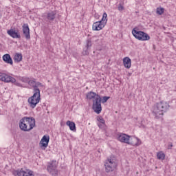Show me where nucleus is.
<instances>
[{
  "instance_id": "13",
  "label": "nucleus",
  "mask_w": 176,
  "mask_h": 176,
  "mask_svg": "<svg viewBox=\"0 0 176 176\" xmlns=\"http://www.w3.org/2000/svg\"><path fill=\"white\" fill-rule=\"evenodd\" d=\"M56 16H57V13L56 12V11H51L44 15V17H45L47 21H49L50 23V21H54Z\"/></svg>"
},
{
  "instance_id": "28",
  "label": "nucleus",
  "mask_w": 176,
  "mask_h": 176,
  "mask_svg": "<svg viewBox=\"0 0 176 176\" xmlns=\"http://www.w3.org/2000/svg\"><path fill=\"white\" fill-rule=\"evenodd\" d=\"M109 98H111L109 96H104L102 99H101L102 104H105V102H107Z\"/></svg>"
},
{
  "instance_id": "14",
  "label": "nucleus",
  "mask_w": 176,
  "mask_h": 176,
  "mask_svg": "<svg viewBox=\"0 0 176 176\" xmlns=\"http://www.w3.org/2000/svg\"><path fill=\"white\" fill-rule=\"evenodd\" d=\"M104 27H105V23H103L100 21L93 23L92 30L93 31H101V29L104 28Z\"/></svg>"
},
{
  "instance_id": "10",
  "label": "nucleus",
  "mask_w": 176,
  "mask_h": 176,
  "mask_svg": "<svg viewBox=\"0 0 176 176\" xmlns=\"http://www.w3.org/2000/svg\"><path fill=\"white\" fill-rule=\"evenodd\" d=\"M0 80L1 82H6V83H15L16 82V78L5 74V73H1L0 72Z\"/></svg>"
},
{
  "instance_id": "31",
  "label": "nucleus",
  "mask_w": 176,
  "mask_h": 176,
  "mask_svg": "<svg viewBox=\"0 0 176 176\" xmlns=\"http://www.w3.org/2000/svg\"><path fill=\"white\" fill-rule=\"evenodd\" d=\"M98 126L99 129H104L106 124H105V123L99 122V123H98Z\"/></svg>"
},
{
  "instance_id": "3",
  "label": "nucleus",
  "mask_w": 176,
  "mask_h": 176,
  "mask_svg": "<svg viewBox=\"0 0 176 176\" xmlns=\"http://www.w3.org/2000/svg\"><path fill=\"white\" fill-rule=\"evenodd\" d=\"M41 101V94H39V91L36 90L35 92H33V96L30 97L28 99V102L29 104V107L30 108H35L38 104H39V102Z\"/></svg>"
},
{
  "instance_id": "9",
  "label": "nucleus",
  "mask_w": 176,
  "mask_h": 176,
  "mask_svg": "<svg viewBox=\"0 0 176 176\" xmlns=\"http://www.w3.org/2000/svg\"><path fill=\"white\" fill-rule=\"evenodd\" d=\"M15 176H35L34 171L28 169L21 168L14 172Z\"/></svg>"
},
{
  "instance_id": "23",
  "label": "nucleus",
  "mask_w": 176,
  "mask_h": 176,
  "mask_svg": "<svg viewBox=\"0 0 176 176\" xmlns=\"http://www.w3.org/2000/svg\"><path fill=\"white\" fill-rule=\"evenodd\" d=\"M107 17H108V15L107 14V12H104L103 15H102V18L101 21H100L103 24H104V25H107V23L108 21V19H107Z\"/></svg>"
},
{
  "instance_id": "19",
  "label": "nucleus",
  "mask_w": 176,
  "mask_h": 176,
  "mask_svg": "<svg viewBox=\"0 0 176 176\" xmlns=\"http://www.w3.org/2000/svg\"><path fill=\"white\" fill-rule=\"evenodd\" d=\"M67 126H68L72 131H76V124L75 122L68 120L66 122Z\"/></svg>"
},
{
  "instance_id": "25",
  "label": "nucleus",
  "mask_w": 176,
  "mask_h": 176,
  "mask_svg": "<svg viewBox=\"0 0 176 176\" xmlns=\"http://www.w3.org/2000/svg\"><path fill=\"white\" fill-rule=\"evenodd\" d=\"M164 13V8H157V14H160V16H162Z\"/></svg>"
},
{
  "instance_id": "22",
  "label": "nucleus",
  "mask_w": 176,
  "mask_h": 176,
  "mask_svg": "<svg viewBox=\"0 0 176 176\" xmlns=\"http://www.w3.org/2000/svg\"><path fill=\"white\" fill-rule=\"evenodd\" d=\"M42 86H43L42 83L40 82H36L34 88L33 89V93H35V91L37 90V91H38V94H41V90L38 87H42Z\"/></svg>"
},
{
  "instance_id": "15",
  "label": "nucleus",
  "mask_w": 176,
  "mask_h": 176,
  "mask_svg": "<svg viewBox=\"0 0 176 176\" xmlns=\"http://www.w3.org/2000/svg\"><path fill=\"white\" fill-rule=\"evenodd\" d=\"M50 141V137L49 135H44L41 140L40 141V144H41V148H47L49 145V142Z\"/></svg>"
},
{
  "instance_id": "26",
  "label": "nucleus",
  "mask_w": 176,
  "mask_h": 176,
  "mask_svg": "<svg viewBox=\"0 0 176 176\" xmlns=\"http://www.w3.org/2000/svg\"><path fill=\"white\" fill-rule=\"evenodd\" d=\"M35 79L33 80H29L28 85L32 86L33 89H35V85H36Z\"/></svg>"
},
{
  "instance_id": "21",
  "label": "nucleus",
  "mask_w": 176,
  "mask_h": 176,
  "mask_svg": "<svg viewBox=\"0 0 176 176\" xmlns=\"http://www.w3.org/2000/svg\"><path fill=\"white\" fill-rule=\"evenodd\" d=\"M23 60V54L21 53H16L14 56V61L16 63H20Z\"/></svg>"
},
{
  "instance_id": "5",
  "label": "nucleus",
  "mask_w": 176,
  "mask_h": 176,
  "mask_svg": "<svg viewBox=\"0 0 176 176\" xmlns=\"http://www.w3.org/2000/svg\"><path fill=\"white\" fill-rule=\"evenodd\" d=\"M137 29V28H135L132 30V34L136 39L138 41H149L151 39L148 34L142 31H138Z\"/></svg>"
},
{
  "instance_id": "8",
  "label": "nucleus",
  "mask_w": 176,
  "mask_h": 176,
  "mask_svg": "<svg viewBox=\"0 0 176 176\" xmlns=\"http://www.w3.org/2000/svg\"><path fill=\"white\" fill-rule=\"evenodd\" d=\"M47 171L50 173V174H52V176L58 175V170H57V161H52L50 162V164L47 166Z\"/></svg>"
},
{
  "instance_id": "16",
  "label": "nucleus",
  "mask_w": 176,
  "mask_h": 176,
  "mask_svg": "<svg viewBox=\"0 0 176 176\" xmlns=\"http://www.w3.org/2000/svg\"><path fill=\"white\" fill-rule=\"evenodd\" d=\"M3 61L6 63V64H10V65H13V60L9 54H6L3 56Z\"/></svg>"
},
{
  "instance_id": "11",
  "label": "nucleus",
  "mask_w": 176,
  "mask_h": 176,
  "mask_svg": "<svg viewBox=\"0 0 176 176\" xmlns=\"http://www.w3.org/2000/svg\"><path fill=\"white\" fill-rule=\"evenodd\" d=\"M22 31L25 39L30 41V39H31V35L30 34V27L28 26V23H24L23 25Z\"/></svg>"
},
{
  "instance_id": "32",
  "label": "nucleus",
  "mask_w": 176,
  "mask_h": 176,
  "mask_svg": "<svg viewBox=\"0 0 176 176\" xmlns=\"http://www.w3.org/2000/svg\"><path fill=\"white\" fill-rule=\"evenodd\" d=\"M15 85H16V86H18L19 87H23V85H21L19 82H16Z\"/></svg>"
},
{
  "instance_id": "1",
  "label": "nucleus",
  "mask_w": 176,
  "mask_h": 176,
  "mask_svg": "<svg viewBox=\"0 0 176 176\" xmlns=\"http://www.w3.org/2000/svg\"><path fill=\"white\" fill-rule=\"evenodd\" d=\"M168 108H170L168 103L161 101L153 107L152 113L155 119H160L164 115V112L168 111Z\"/></svg>"
},
{
  "instance_id": "2",
  "label": "nucleus",
  "mask_w": 176,
  "mask_h": 176,
  "mask_svg": "<svg viewBox=\"0 0 176 176\" xmlns=\"http://www.w3.org/2000/svg\"><path fill=\"white\" fill-rule=\"evenodd\" d=\"M35 118L33 117H23L19 121V129L22 131H31L35 127Z\"/></svg>"
},
{
  "instance_id": "24",
  "label": "nucleus",
  "mask_w": 176,
  "mask_h": 176,
  "mask_svg": "<svg viewBox=\"0 0 176 176\" xmlns=\"http://www.w3.org/2000/svg\"><path fill=\"white\" fill-rule=\"evenodd\" d=\"M157 157L159 160H164L166 155L162 151H160L157 153Z\"/></svg>"
},
{
  "instance_id": "4",
  "label": "nucleus",
  "mask_w": 176,
  "mask_h": 176,
  "mask_svg": "<svg viewBox=\"0 0 176 176\" xmlns=\"http://www.w3.org/2000/svg\"><path fill=\"white\" fill-rule=\"evenodd\" d=\"M130 135L125 134V133H119L118 140V141H120V142H124V144H129V145H136V146H138V145H141V141L138 140V138H134L135 141H137V143H131L130 142Z\"/></svg>"
},
{
  "instance_id": "29",
  "label": "nucleus",
  "mask_w": 176,
  "mask_h": 176,
  "mask_svg": "<svg viewBox=\"0 0 176 176\" xmlns=\"http://www.w3.org/2000/svg\"><path fill=\"white\" fill-rule=\"evenodd\" d=\"M21 80V82H23V83H28L30 82V78L22 77Z\"/></svg>"
},
{
  "instance_id": "12",
  "label": "nucleus",
  "mask_w": 176,
  "mask_h": 176,
  "mask_svg": "<svg viewBox=\"0 0 176 176\" xmlns=\"http://www.w3.org/2000/svg\"><path fill=\"white\" fill-rule=\"evenodd\" d=\"M7 34L14 39H20V38H21V35H20L19 30H14L13 29H10L7 31Z\"/></svg>"
},
{
  "instance_id": "6",
  "label": "nucleus",
  "mask_w": 176,
  "mask_h": 176,
  "mask_svg": "<svg viewBox=\"0 0 176 176\" xmlns=\"http://www.w3.org/2000/svg\"><path fill=\"white\" fill-rule=\"evenodd\" d=\"M92 109L98 115L101 113L102 107H101V96L100 95H97V97L93 100Z\"/></svg>"
},
{
  "instance_id": "20",
  "label": "nucleus",
  "mask_w": 176,
  "mask_h": 176,
  "mask_svg": "<svg viewBox=\"0 0 176 176\" xmlns=\"http://www.w3.org/2000/svg\"><path fill=\"white\" fill-rule=\"evenodd\" d=\"M97 96L99 95L97 94L96 92L89 91L87 94V98H88V100H95Z\"/></svg>"
},
{
  "instance_id": "27",
  "label": "nucleus",
  "mask_w": 176,
  "mask_h": 176,
  "mask_svg": "<svg viewBox=\"0 0 176 176\" xmlns=\"http://www.w3.org/2000/svg\"><path fill=\"white\" fill-rule=\"evenodd\" d=\"M124 3H120L118 6V9L119 10V12H122V10H124V6H123Z\"/></svg>"
},
{
  "instance_id": "7",
  "label": "nucleus",
  "mask_w": 176,
  "mask_h": 176,
  "mask_svg": "<svg viewBox=\"0 0 176 176\" xmlns=\"http://www.w3.org/2000/svg\"><path fill=\"white\" fill-rule=\"evenodd\" d=\"M105 170L106 173H111L116 168V162L115 159L111 157L108 158L107 160L104 162Z\"/></svg>"
},
{
  "instance_id": "18",
  "label": "nucleus",
  "mask_w": 176,
  "mask_h": 176,
  "mask_svg": "<svg viewBox=\"0 0 176 176\" xmlns=\"http://www.w3.org/2000/svg\"><path fill=\"white\" fill-rule=\"evenodd\" d=\"M92 45L91 44V40L87 39V45H86V50H84L82 52L83 56H87L89 54V49H90V47Z\"/></svg>"
},
{
  "instance_id": "30",
  "label": "nucleus",
  "mask_w": 176,
  "mask_h": 176,
  "mask_svg": "<svg viewBox=\"0 0 176 176\" xmlns=\"http://www.w3.org/2000/svg\"><path fill=\"white\" fill-rule=\"evenodd\" d=\"M97 120L99 122V123H105V120H104V118L101 116H98Z\"/></svg>"
},
{
  "instance_id": "17",
  "label": "nucleus",
  "mask_w": 176,
  "mask_h": 176,
  "mask_svg": "<svg viewBox=\"0 0 176 176\" xmlns=\"http://www.w3.org/2000/svg\"><path fill=\"white\" fill-rule=\"evenodd\" d=\"M123 64L125 68H127V69H130V68H131V59H130V58L129 57L124 58Z\"/></svg>"
},
{
  "instance_id": "33",
  "label": "nucleus",
  "mask_w": 176,
  "mask_h": 176,
  "mask_svg": "<svg viewBox=\"0 0 176 176\" xmlns=\"http://www.w3.org/2000/svg\"><path fill=\"white\" fill-rule=\"evenodd\" d=\"M171 148H173V143L169 144L168 149H171Z\"/></svg>"
}]
</instances>
